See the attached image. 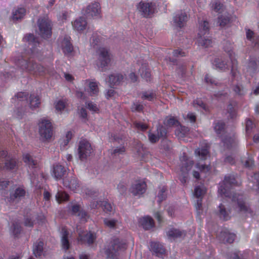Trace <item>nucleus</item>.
Listing matches in <instances>:
<instances>
[{"instance_id":"nucleus-24","label":"nucleus","mask_w":259,"mask_h":259,"mask_svg":"<svg viewBox=\"0 0 259 259\" xmlns=\"http://www.w3.org/2000/svg\"><path fill=\"white\" fill-rule=\"evenodd\" d=\"M61 244L63 249L67 250L69 248V242L68 240L69 233L65 228H63L61 232Z\"/></svg>"},{"instance_id":"nucleus-18","label":"nucleus","mask_w":259,"mask_h":259,"mask_svg":"<svg viewBox=\"0 0 259 259\" xmlns=\"http://www.w3.org/2000/svg\"><path fill=\"white\" fill-rule=\"evenodd\" d=\"M139 223L145 230H149L153 228L154 225L153 220L151 217L149 216L140 218L139 220Z\"/></svg>"},{"instance_id":"nucleus-17","label":"nucleus","mask_w":259,"mask_h":259,"mask_svg":"<svg viewBox=\"0 0 259 259\" xmlns=\"http://www.w3.org/2000/svg\"><path fill=\"white\" fill-rule=\"evenodd\" d=\"M72 26L74 30L77 31H81L85 29L87 22L84 18L79 17L72 23Z\"/></svg>"},{"instance_id":"nucleus-41","label":"nucleus","mask_w":259,"mask_h":259,"mask_svg":"<svg viewBox=\"0 0 259 259\" xmlns=\"http://www.w3.org/2000/svg\"><path fill=\"white\" fill-rule=\"evenodd\" d=\"M214 62L215 66L221 70H225V69H228V64L222 59L217 58L215 59Z\"/></svg>"},{"instance_id":"nucleus-7","label":"nucleus","mask_w":259,"mask_h":259,"mask_svg":"<svg viewBox=\"0 0 259 259\" xmlns=\"http://www.w3.org/2000/svg\"><path fill=\"white\" fill-rule=\"evenodd\" d=\"M146 189L147 185L145 182L137 181L132 184L130 192L134 196H140L145 192Z\"/></svg>"},{"instance_id":"nucleus-39","label":"nucleus","mask_w":259,"mask_h":259,"mask_svg":"<svg viewBox=\"0 0 259 259\" xmlns=\"http://www.w3.org/2000/svg\"><path fill=\"white\" fill-rule=\"evenodd\" d=\"M35 65L36 64L33 60H29L28 61L25 62L24 64L22 65L28 71L34 73L35 70Z\"/></svg>"},{"instance_id":"nucleus-3","label":"nucleus","mask_w":259,"mask_h":259,"mask_svg":"<svg viewBox=\"0 0 259 259\" xmlns=\"http://www.w3.org/2000/svg\"><path fill=\"white\" fill-rule=\"evenodd\" d=\"M39 35L44 38L50 37L52 35L51 21L47 17L40 18L37 21Z\"/></svg>"},{"instance_id":"nucleus-49","label":"nucleus","mask_w":259,"mask_h":259,"mask_svg":"<svg viewBox=\"0 0 259 259\" xmlns=\"http://www.w3.org/2000/svg\"><path fill=\"white\" fill-rule=\"evenodd\" d=\"M71 138L72 133L70 132H68L66 135L65 139L62 140L61 142V146H63L64 147L65 146H66Z\"/></svg>"},{"instance_id":"nucleus-4","label":"nucleus","mask_w":259,"mask_h":259,"mask_svg":"<svg viewBox=\"0 0 259 259\" xmlns=\"http://www.w3.org/2000/svg\"><path fill=\"white\" fill-rule=\"evenodd\" d=\"M39 133L43 141L50 139L53 135L51 123L48 120L43 119L39 123Z\"/></svg>"},{"instance_id":"nucleus-58","label":"nucleus","mask_w":259,"mask_h":259,"mask_svg":"<svg viewBox=\"0 0 259 259\" xmlns=\"http://www.w3.org/2000/svg\"><path fill=\"white\" fill-rule=\"evenodd\" d=\"M224 49L225 51L228 53L230 58H231L232 44L229 41H226L224 44Z\"/></svg>"},{"instance_id":"nucleus-15","label":"nucleus","mask_w":259,"mask_h":259,"mask_svg":"<svg viewBox=\"0 0 259 259\" xmlns=\"http://www.w3.org/2000/svg\"><path fill=\"white\" fill-rule=\"evenodd\" d=\"M72 213L79 217L81 222H85L89 219L87 213L83 210L79 205H74L72 206Z\"/></svg>"},{"instance_id":"nucleus-28","label":"nucleus","mask_w":259,"mask_h":259,"mask_svg":"<svg viewBox=\"0 0 259 259\" xmlns=\"http://www.w3.org/2000/svg\"><path fill=\"white\" fill-rule=\"evenodd\" d=\"M66 170L61 165H56L54 167L53 174L56 179H60L65 174Z\"/></svg>"},{"instance_id":"nucleus-5","label":"nucleus","mask_w":259,"mask_h":259,"mask_svg":"<svg viewBox=\"0 0 259 259\" xmlns=\"http://www.w3.org/2000/svg\"><path fill=\"white\" fill-rule=\"evenodd\" d=\"M121 249V244L117 240L111 242V245L105 251L106 259H118L119 251Z\"/></svg>"},{"instance_id":"nucleus-16","label":"nucleus","mask_w":259,"mask_h":259,"mask_svg":"<svg viewBox=\"0 0 259 259\" xmlns=\"http://www.w3.org/2000/svg\"><path fill=\"white\" fill-rule=\"evenodd\" d=\"M219 240L223 243H232L234 241L235 235L227 230L222 231L218 236Z\"/></svg>"},{"instance_id":"nucleus-40","label":"nucleus","mask_w":259,"mask_h":259,"mask_svg":"<svg viewBox=\"0 0 259 259\" xmlns=\"http://www.w3.org/2000/svg\"><path fill=\"white\" fill-rule=\"evenodd\" d=\"M202 35L199 36V37L198 39L199 45L205 48H207L211 46L212 42V40L209 38L202 37Z\"/></svg>"},{"instance_id":"nucleus-47","label":"nucleus","mask_w":259,"mask_h":259,"mask_svg":"<svg viewBox=\"0 0 259 259\" xmlns=\"http://www.w3.org/2000/svg\"><path fill=\"white\" fill-rule=\"evenodd\" d=\"M155 98V95L152 92H144L142 93L141 98L143 100L152 101Z\"/></svg>"},{"instance_id":"nucleus-50","label":"nucleus","mask_w":259,"mask_h":259,"mask_svg":"<svg viewBox=\"0 0 259 259\" xmlns=\"http://www.w3.org/2000/svg\"><path fill=\"white\" fill-rule=\"evenodd\" d=\"M131 109L132 111L141 112L143 109V106L139 102L133 103Z\"/></svg>"},{"instance_id":"nucleus-6","label":"nucleus","mask_w":259,"mask_h":259,"mask_svg":"<svg viewBox=\"0 0 259 259\" xmlns=\"http://www.w3.org/2000/svg\"><path fill=\"white\" fill-rule=\"evenodd\" d=\"M78 150L79 157L81 160L86 159L91 155L93 152L91 144L85 140L80 141Z\"/></svg>"},{"instance_id":"nucleus-9","label":"nucleus","mask_w":259,"mask_h":259,"mask_svg":"<svg viewBox=\"0 0 259 259\" xmlns=\"http://www.w3.org/2000/svg\"><path fill=\"white\" fill-rule=\"evenodd\" d=\"M100 66L104 68L107 66L111 60V55L109 50L105 48H101L99 49Z\"/></svg>"},{"instance_id":"nucleus-52","label":"nucleus","mask_w":259,"mask_h":259,"mask_svg":"<svg viewBox=\"0 0 259 259\" xmlns=\"http://www.w3.org/2000/svg\"><path fill=\"white\" fill-rule=\"evenodd\" d=\"M28 94L25 92L18 93L15 96V99L18 101H24L27 99Z\"/></svg>"},{"instance_id":"nucleus-19","label":"nucleus","mask_w":259,"mask_h":259,"mask_svg":"<svg viewBox=\"0 0 259 259\" xmlns=\"http://www.w3.org/2000/svg\"><path fill=\"white\" fill-rule=\"evenodd\" d=\"M124 79V76L120 74H111L109 76V85L113 88L115 85H119Z\"/></svg>"},{"instance_id":"nucleus-38","label":"nucleus","mask_w":259,"mask_h":259,"mask_svg":"<svg viewBox=\"0 0 259 259\" xmlns=\"http://www.w3.org/2000/svg\"><path fill=\"white\" fill-rule=\"evenodd\" d=\"M40 104L39 99L34 95H31L30 97L29 106L32 109L37 108Z\"/></svg>"},{"instance_id":"nucleus-44","label":"nucleus","mask_w":259,"mask_h":259,"mask_svg":"<svg viewBox=\"0 0 259 259\" xmlns=\"http://www.w3.org/2000/svg\"><path fill=\"white\" fill-rule=\"evenodd\" d=\"M68 197L67 194L61 191L58 192L56 195V199L59 203L68 200Z\"/></svg>"},{"instance_id":"nucleus-35","label":"nucleus","mask_w":259,"mask_h":259,"mask_svg":"<svg viewBox=\"0 0 259 259\" xmlns=\"http://www.w3.org/2000/svg\"><path fill=\"white\" fill-rule=\"evenodd\" d=\"M219 215L220 218L224 220H228L230 218L229 213L226 210L225 206L221 204L219 207Z\"/></svg>"},{"instance_id":"nucleus-10","label":"nucleus","mask_w":259,"mask_h":259,"mask_svg":"<svg viewBox=\"0 0 259 259\" xmlns=\"http://www.w3.org/2000/svg\"><path fill=\"white\" fill-rule=\"evenodd\" d=\"M101 13V7L99 3L94 2L89 5L85 10L84 14L87 17H98Z\"/></svg>"},{"instance_id":"nucleus-62","label":"nucleus","mask_w":259,"mask_h":259,"mask_svg":"<svg viewBox=\"0 0 259 259\" xmlns=\"http://www.w3.org/2000/svg\"><path fill=\"white\" fill-rule=\"evenodd\" d=\"M252 179L255 181L253 182L256 184L255 186L253 187V189L259 190V173H255Z\"/></svg>"},{"instance_id":"nucleus-37","label":"nucleus","mask_w":259,"mask_h":259,"mask_svg":"<svg viewBox=\"0 0 259 259\" xmlns=\"http://www.w3.org/2000/svg\"><path fill=\"white\" fill-rule=\"evenodd\" d=\"M199 32L198 33L199 36L205 34L209 29L208 23L205 21L202 22L199 24Z\"/></svg>"},{"instance_id":"nucleus-56","label":"nucleus","mask_w":259,"mask_h":259,"mask_svg":"<svg viewBox=\"0 0 259 259\" xmlns=\"http://www.w3.org/2000/svg\"><path fill=\"white\" fill-rule=\"evenodd\" d=\"M125 152V149L124 147H118L115 148L113 151L112 152V154L114 155H119L120 154H122Z\"/></svg>"},{"instance_id":"nucleus-48","label":"nucleus","mask_w":259,"mask_h":259,"mask_svg":"<svg viewBox=\"0 0 259 259\" xmlns=\"http://www.w3.org/2000/svg\"><path fill=\"white\" fill-rule=\"evenodd\" d=\"M166 188L164 187H162L160 188L159 192L158 194V202L160 203L163 200L165 199L166 197V194L165 193Z\"/></svg>"},{"instance_id":"nucleus-57","label":"nucleus","mask_w":259,"mask_h":259,"mask_svg":"<svg viewBox=\"0 0 259 259\" xmlns=\"http://www.w3.org/2000/svg\"><path fill=\"white\" fill-rule=\"evenodd\" d=\"M193 106L195 107H200L203 109L206 110L205 105L200 99H197L193 101Z\"/></svg>"},{"instance_id":"nucleus-51","label":"nucleus","mask_w":259,"mask_h":259,"mask_svg":"<svg viewBox=\"0 0 259 259\" xmlns=\"http://www.w3.org/2000/svg\"><path fill=\"white\" fill-rule=\"evenodd\" d=\"M66 107V103L63 100H59L55 104L56 110L58 111H61Z\"/></svg>"},{"instance_id":"nucleus-36","label":"nucleus","mask_w":259,"mask_h":259,"mask_svg":"<svg viewBox=\"0 0 259 259\" xmlns=\"http://www.w3.org/2000/svg\"><path fill=\"white\" fill-rule=\"evenodd\" d=\"M25 14L24 8H19L13 12L12 18L13 20H18L23 17Z\"/></svg>"},{"instance_id":"nucleus-46","label":"nucleus","mask_w":259,"mask_h":259,"mask_svg":"<svg viewBox=\"0 0 259 259\" xmlns=\"http://www.w3.org/2000/svg\"><path fill=\"white\" fill-rule=\"evenodd\" d=\"M230 23V19L228 17L221 16L218 18V23L221 27H224Z\"/></svg>"},{"instance_id":"nucleus-20","label":"nucleus","mask_w":259,"mask_h":259,"mask_svg":"<svg viewBox=\"0 0 259 259\" xmlns=\"http://www.w3.org/2000/svg\"><path fill=\"white\" fill-rule=\"evenodd\" d=\"M187 20V16L185 13L180 12L177 14L174 17V22L177 26L180 28L184 26Z\"/></svg>"},{"instance_id":"nucleus-14","label":"nucleus","mask_w":259,"mask_h":259,"mask_svg":"<svg viewBox=\"0 0 259 259\" xmlns=\"http://www.w3.org/2000/svg\"><path fill=\"white\" fill-rule=\"evenodd\" d=\"M25 189L21 187H18L14 191L11 192L10 201L11 202H18L25 196Z\"/></svg>"},{"instance_id":"nucleus-25","label":"nucleus","mask_w":259,"mask_h":259,"mask_svg":"<svg viewBox=\"0 0 259 259\" xmlns=\"http://www.w3.org/2000/svg\"><path fill=\"white\" fill-rule=\"evenodd\" d=\"M100 203L98 202H96V204L93 203L92 207L94 208H97L98 205H100L104 209V211L106 212H110L113 210V207L111 204L108 203L106 201H100Z\"/></svg>"},{"instance_id":"nucleus-29","label":"nucleus","mask_w":259,"mask_h":259,"mask_svg":"<svg viewBox=\"0 0 259 259\" xmlns=\"http://www.w3.org/2000/svg\"><path fill=\"white\" fill-rule=\"evenodd\" d=\"M163 123L167 127L178 126L180 124L178 120L172 116L167 117Z\"/></svg>"},{"instance_id":"nucleus-31","label":"nucleus","mask_w":259,"mask_h":259,"mask_svg":"<svg viewBox=\"0 0 259 259\" xmlns=\"http://www.w3.org/2000/svg\"><path fill=\"white\" fill-rule=\"evenodd\" d=\"M25 39L30 45L32 46V47L30 49H31L32 53H34L35 50L34 47H33V46L35 47L37 45H38V42L36 40V38H35L33 34H29L25 37Z\"/></svg>"},{"instance_id":"nucleus-23","label":"nucleus","mask_w":259,"mask_h":259,"mask_svg":"<svg viewBox=\"0 0 259 259\" xmlns=\"http://www.w3.org/2000/svg\"><path fill=\"white\" fill-rule=\"evenodd\" d=\"M181 160L182 163L181 169L182 171L184 172L190 170L194 164L193 161L188 159L185 156L181 157Z\"/></svg>"},{"instance_id":"nucleus-30","label":"nucleus","mask_w":259,"mask_h":259,"mask_svg":"<svg viewBox=\"0 0 259 259\" xmlns=\"http://www.w3.org/2000/svg\"><path fill=\"white\" fill-rule=\"evenodd\" d=\"M177 128L176 130L175 134L179 138H181L185 136L189 132V129L187 127L182 126L179 124L177 126Z\"/></svg>"},{"instance_id":"nucleus-34","label":"nucleus","mask_w":259,"mask_h":259,"mask_svg":"<svg viewBox=\"0 0 259 259\" xmlns=\"http://www.w3.org/2000/svg\"><path fill=\"white\" fill-rule=\"evenodd\" d=\"M140 73L142 78L145 79L147 81L150 78L151 74L149 69L147 68L146 65H143L139 69Z\"/></svg>"},{"instance_id":"nucleus-43","label":"nucleus","mask_w":259,"mask_h":259,"mask_svg":"<svg viewBox=\"0 0 259 259\" xmlns=\"http://www.w3.org/2000/svg\"><path fill=\"white\" fill-rule=\"evenodd\" d=\"M195 152V154L198 155L200 157V158L202 159H205L208 153V150L206 148H198L196 149Z\"/></svg>"},{"instance_id":"nucleus-22","label":"nucleus","mask_w":259,"mask_h":259,"mask_svg":"<svg viewBox=\"0 0 259 259\" xmlns=\"http://www.w3.org/2000/svg\"><path fill=\"white\" fill-rule=\"evenodd\" d=\"M18 161L16 159L9 156L7 159H5V165L3 166V169L13 170L17 167Z\"/></svg>"},{"instance_id":"nucleus-2","label":"nucleus","mask_w":259,"mask_h":259,"mask_svg":"<svg viewBox=\"0 0 259 259\" xmlns=\"http://www.w3.org/2000/svg\"><path fill=\"white\" fill-rule=\"evenodd\" d=\"M214 130L217 134L220 136L225 147L230 148L236 145L235 138L226 134L225 132V123L223 122H218L215 123Z\"/></svg>"},{"instance_id":"nucleus-1","label":"nucleus","mask_w":259,"mask_h":259,"mask_svg":"<svg viewBox=\"0 0 259 259\" xmlns=\"http://www.w3.org/2000/svg\"><path fill=\"white\" fill-rule=\"evenodd\" d=\"M238 185L237 181L233 176H226L224 181L221 183L218 192L220 194L224 195L225 197H231L232 200L237 204L238 211L242 214L246 216H252L253 211L244 201L243 196L238 193H234L232 195H230L229 193V190L232 186Z\"/></svg>"},{"instance_id":"nucleus-63","label":"nucleus","mask_w":259,"mask_h":259,"mask_svg":"<svg viewBox=\"0 0 259 259\" xmlns=\"http://www.w3.org/2000/svg\"><path fill=\"white\" fill-rule=\"evenodd\" d=\"M134 125L137 128L141 131H145L147 128V125L141 122H136L134 123Z\"/></svg>"},{"instance_id":"nucleus-11","label":"nucleus","mask_w":259,"mask_h":259,"mask_svg":"<svg viewBox=\"0 0 259 259\" xmlns=\"http://www.w3.org/2000/svg\"><path fill=\"white\" fill-rule=\"evenodd\" d=\"M138 9L145 17H149L154 13V8L152 3L140 2Z\"/></svg>"},{"instance_id":"nucleus-26","label":"nucleus","mask_w":259,"mask_h":259,"mask_svg":"<svg viewBox=\"0 0 259 259\" xmlns=\"http://www.w3.org/2000/svg\"><path fill=\"white\" fill-rule=\"evenodd\" d=\"M61 45L64 53H69L73 51V46L70 43L69 37H64L62 41Z\"/></svg>"},{"instance_id":"nucleus-45","label":"nucleus","mask_w":259,"mask_h":259,"mask_svg":"<svg viewBox=\"0 0 259 259\" xmlns=\"http://www.w3.org/2000/svg\"><path fill=\"white\" fill-rule=\"evenodd\" d=\"M117 223V221L115 219H105L104 220V223L105 225L111 229H114L116 227Z\"/></svg>"},{"instance_id":"nucleus-12","label":"nucleus","mask_w":259,"mask_h":259,"mask_svg":"<svg viewBox=\"0 0 259 259\" xmlns=\"http://www.w3.org/2000/svg\"><path fill=\"white\" fill-rule=\"evenodd\" d=\"M63 185L74 192H76L79 188L77 180L73 176H68L64 179Z\"/></svg>"},{"instance_id":"nucleus-60","label":"nucleus","mask_w":259,"mask_h":259,"mask_svg":"<svg viewBox=\"0 0 259 259\" xmlns=\"http://www.w3.org/2000/svg\"><path fill=\"white\" fill-rule=\"evenodd\" d=\"M148 138L150 142L152 143L157 142L159 139V137L157 135L151 133H149Z\"/></svg>"},{"instance_id":"nucleus-21","label":"nucleus","mask_w":259,"mask_h":259,"mask_svg":"<svg viewBox=\"0 0 259 259\" xmlns=\"http://www.w3.org/2000/svg\"><path fill=\"white\" fill-rule=\"evenodd\" d=\"M23 160L30 168L36 167L38 164L37 160L29 153L23 154Z\"/></svg>"},{"instance_id":"nucleus-42","label":"nucleus","mask_w":259,"mask_h":259,"mask_svg":"<svg viewBox=\"0 0 259 259\" xmlns=\"http://www.w3.org/2000/svg\"><path fill=\"white\" fill-rule=\"evenodd\" d=\"M205 193V189L203 186H197L194 190V195L197 198L202 199Z\"/></svg>"},{"instance_id":"nucleus-61","label":"nucleus","mask_w":259,"mask_h":259,"mask_svg":"<svg viewBox=\"0 0 259 259\" xmlns=\"http://www.w3.org/2000/svg\"><path fill=\"white\" fill-rule=\"evenodd\" d=\"M87 107L91 111L96 112L98 111V108L96 104L95 103L90 102L87 104Z\"/></svg>"},{"instance_id":"nucleus-64","label":"nucleus","mask_w":259,"mask_h":259,"mask_svg":"<svg viewBox=\"0 0 259 259\" xmlns=\"http://www.w3.org/2000/svg\"><path fill=\"white\" fill-rule=\"evenodd\" d=\"M45 68L40 65L36 64L35 65V70L34 71V73H42L45 72Z\"/></svg>"},{"instance_id":"nucleus-27","label":"nucleus","mask_w":259,"mask_h":259,"mask_svg":"<svg viewBox=\"0 0 259 259\" xmlns=\"http://www.w3.org/2000/svg\"><path fill=\"white\" fill-rule=\"evenodd\" d=\"M151 248L152 250L154 253H155L157 256L163 254L165 252V249L163 248V246L159 243H151Z\"/></svg>"},{"instance_id":"nucleus-33","label":"nucleus","mask_w":259,"mask_h":259,"mask_svg":"<svg viewBox=\"0 0 259 259\" xmlns=\"http://www.w3.org/2000/svg\"><path fill=\"white\" fill-rule=\"evenodd\" d=\"M183 232L180 230L171 228L167 232V235L170 238H177L182 236Z\"/></svg>"},{"instance_id":"nucleus-8","label":"nucleus","mask_w":259,"mask_h":259,"mask_svg":"<svg viewBox=\"0 0 259 259\" xmlns=\"http://www.w3.org/2000/svg\"><path fill=\"white\" fill-rule=\"evenodd\" d=\"M77 231L78 233V240L81 243L87 242L90 245L93 244L96 239V236L94 233H88L81 231L80 229L78 228V226H77Z\"/></svg>"},{"instance_id":"nucleus-13","label":"nucleus","mask_w":259,"mask_h":259,"mask_svg":"<svg viewBox=\"0 0 259 259\" xmlns=\"http://www.w3.org/2000/svg\"><path fill=\"white\" fill-rule=\"evenodd\" d=\"M33 252L36 257L41 258L46 255V251L44 250V243L42 241H37L33 244Z\"/></svg>"},{"instance_id":"nucleus-32","label":"nucleus","mask_w":259,"mask_h":259,"mask_svg":"<svg viewBox=\"0 0 259 259\" xmlns=\"http://www.w3.org/2000/svg\"><path fill=\"white\" fill-rule=\"evenodd\" d=\"M88 92L91 96H96L99 92L98 84L96 82H90Z\"/></svg>"},{"instance_id":"nucleus-54","label":"nucleus","mask_w":259,"mask_h":259,"mask_svg":"<svg viewBox=\"0 0 259 259\" xmlns=\"http://www.w3.org/2000/svg\"><path fill=\"white\" fill-rule=\"evenodd\" d=\"M234 91L239 95H242L245 94L244 88L241 85H236L233 88Z\"/></svg>"},{"instance_id":"nucleus-53","label":"nucleus","mask_w":259,"mask_h":259,"mask_svg":"<svg viewBox=\"0 0 259 259\" xmlns=\"http://www.w3.org/2000/svg\"><path fill=\"white\" fill-rule=\"evenodd\" d=\"M224 6L220 3L216 2L215 4H212L211 8L216 12L221 13L223 10Z\"/></svg>"},{"instance_id":"nucleus-59","label":"nucleus","mask_w":259,"mask_h":259,"mask_svg":"<svg viewBox=\"0 0 259 259\" xmlns=\"http://www.w3.org/2000/svg\"><path fill=\"white\" fill-rule=\"evenodd\" d=\"M241 162L246 167H251L253 164V161L251 158H243Z\"/></svg>"},{"instance_id":"nucleus-55","label":"nucleus","mask_w":259,"mask_h":259,"mask_svg":"<svg viewBox=\"0 0 259 259\" xmlns=\"http://www.w3.org/2000/svg\"><path fill=\"white\" fill-rule=\"evenodd\" d=\"M157 136L160 138H164L166 135V131L165 129L163 126H159L157 128Z\"/></svg>"}]
</instances>
